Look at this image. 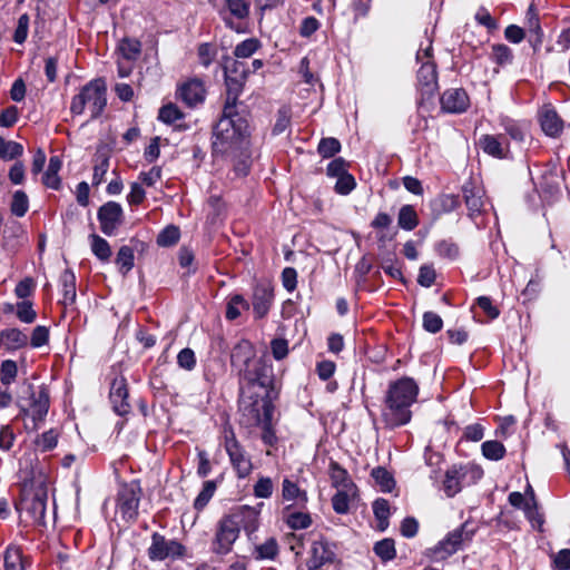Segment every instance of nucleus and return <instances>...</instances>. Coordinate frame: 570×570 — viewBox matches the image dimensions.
Segmentation results:
<instances>
[{
	"mask_svg": "<svg viewBox=\"0 0 570 570\" xmlns=\"http://www.w3.org/2000/svg\"><path fill=\"white\" fill-rule=\"evenodd\" d=\"M274 299V289L269 283H258L253 292V311L257 318L265 317Z\"/></svg>",
	"mask_w": 570,
	"mask_h": 570,
	"instance_id": "obj_19",
	"label": "nucleus"
},
{
	"mask_svg": "<svg viewBox=\"0 0 570 570\" xmlns=\"http://www.w3.org/2000/svg\"><path fill=\"white\" fill-rule=\"evenodd\" d=\"M118 48L122 57L129 61L138 59L141 53V42L135 38H124Z\"/></svg>",
	"mask_w": 570,
	"mask_h": 570,
	"instance_id": "obj_41",
	"label": "nucleus"
},
{
	"mask_svg": "<svg viewBox=\"0 0 570 570\" xmlns=\"http://www.w3.org/2000/svg\"><path fill=\"white\" fill-rule=\"evenodd\" d=\"M225 8L230 17L223 16V20L227 28L240 32L243 29L233 18L243 21L249 16L250 3L247 0H225Z\"/></svg>",
	"mask_w": 570,
	"mask_h": 570,
	"instance_id": "obj_21",
	"label": "nucleus"
},
{
	"mask_svg": "<svg viewBox=\"0 0 570 570\" xmlns=\"http://www.w3.org/2000/svg\"><path fill=\"white\" fill-rule=\"evenodd\" d=\"M28 335L17 327L0 331V346L8 352L24 348L28 346Z\"/></svg>",
	"mask_w": 570,
	"mask_h": 570,
	"instance_id": "obj_26",
	"label": "nucleus"
},
{
	"mask_svg": "<svg viewBox=\"0 0 570 570\" xmlns=\"http://www.w3.org/2000/svg\"><path fill=\"white\" fill-rule=\"evenodd\" d=\"M180 232L177 226L169 225L157 236V244L163 247H169L178 243Z\"/></svg>",
	"mask_w": 570,
	"mask_h": 570,
	"instance_id": "obj_53",
	"label": "nucleus"
},
{
	"mask_svg": "<svg viewBox=\"0 0 570 570\" xmlns=\"http://www.w3.org/2000/svg\"><path fill=\"white\" fill-rule=\"evenodd\" d=\"M255 348L253 344L247 340L239 341L232 350L230 363L233 367H247L249 364H254Z\"/></svg>",
	"mask_w": 570,
	"mask_h": 570,
	"instance_id": "obj_25",
	"label": "nucleus"
},
{
	"mask_svg": "<svg viewBox=\"0 0 570 570\" xmlns=\"http://www.w3.org/2000/svg\"><path fill=\"white\" fill-rule=\"evenodd\" d=\"M482 454L492 461H499L505 455V448L499 441H485L481 445Z\"/></svg>",
	"mask_w": 570,
	"mask_h": 570,
	"instance_id": "obj_47",
	"label": "nucleus"
},
{
	"mask_svg": "<svg viewBox=\"0 0 570 570\" xmlns=\"http://www.w3.org/2000/svg\"><path fill=\"white\" fill-rule=\"evenodd\" d=\"M198 59L202 66L208 68L214 61L217 50L214 45L204 42L198 46L197 49Z\"/></svg>",
	"mask_w": 570,
	"mask_h": 570,
	"instance_id": "obj_60",
	"label": "nucleus"
},
{
	"mask_svg": "<svg viewBox=\"0 0 570 570\" xmlns=\"http://www.w3.org/2000/svg\"><path fill=\"white\" fill-rule=\"evenodd\" d=\"M6 570H24L22 551L19 547L10 546L4 552Z\"/></svg>",
	"mask_w": 570,
	"mask_h": 570,
	"instance_id": "obj_40",
	"label": "nucleus"
},
{
	"mask_svg": "<svg viewBox=\"0 0 570 570\" xmlns=\"http://www.w3.org/2000/svg\"><path fill=\"white\" fill-rule=\"evenodd\" d=\"M259 47L261 42L256 38H249L235 47L234 55L237 58H248L254 55Z\"/></svg>",
	"mask_w": 570,
	"mask_h": 570,
	"instance_id": "obj_58",
	"label": "nucleus"
},
{
	"mask_svg": "<svg viewBox=\"0 0 570 570\" xmlns=\"http://www.w3.org/2000/svg\"><path fill=\"white\" fill-rule=\"evenodd\" d=\"M562 181L563 179L561 175L556 169H546L541 174L538 183H535L537 189L542 200L547 203H553L557 200L562 194Z\"/></svg>",
	"mask_w": 570,
	"mask_h": 570,
	"instance_id": "obj_12",
	"label": "nucleus"
},
{
	"mask_svg": "<svg viewBox=\"0 0 570 570\" xmlns=\"http://www.w3.org/2000/svg\"><path fill=\"white\" fill-rule=\"evenodd\" d=\"M417 89L421 100H430L439 89L436 63L434 61L423 62L417 70Z\"/></svg>",
	"mask_w": 570,
	"mask_h": 570,
	"instance_id": "obj_13",
	"label": "nucleus"
},
{
	"mask_svg": "<svg viewBox=\"0 0 570 570\" xmlns=\"http://www.w3.org/2000/svg\"><path fill=\"white\" fill-rule=\"evenodd\" d=\"M440 104L444 112L462 114L470 107V98L463 88H450L441 95Z\"/></svg>",
	"mask_w": 570,
	"mask_h": 570,
	"instance_id": "obj_17",
	"label": "nucleus"
},
{
	"mask_svg": "<svg viewBox=\"0 0 570 570\" xmlns=\"http://www.w3.org/2000/svg\"><path fill=\"white\" fill-rule=\"evenodd\" d=\"M106 91V83L102 79L89 81L80 89L79 94L73 96L70 105L71 114L81 115L88 106L91 119L98 118L107 105Z\"/></svg>",
	"mask_w": 570,
	"mask_h": 570,
	"instance_id": "obj_5",
	"label": "nucleus"
},
{
	"mask_svg": "<svg viewBox=\"0 0 570 570\" xmlns=\"http://www.w3.org/2000/svg\"><path fill=\"white\" fill-rule=\"evenodd\" d=\"M183 117H184V114L174 104H168V105L163 106L159 109V114H158V119L167 125H171L175 121L181 119Z\"/></svg>",
	"mask_w": 570,
	"mask_h": 570,
	"instance_id": "obj_57",
	"label": "nucleus"
},
{
	"mask_svg": "<svg viewBox=\"0 0 570 570\" xmlns=\"http://www.w3.org/2000/svg\"><path fill=\"white\" fill-rule=\"evenodd\" d=\"M246 79L225 76L226 98L224 106H232L238 109V96L243 91Z\"/></svg>",
	"mask_w": 570,
	"mask_h": 570,
	"instance_id": "obj_32",
	"label": "nucleus"
},
{
	"mask_svg": "<svg viewBox=\"0 0 570 570\" xmlns=\"http://www.w3.org/2000/svg\"><path fill=\"white\" fill-rule=\"evenodd\" d=\"M60 284L62 286L63 305H70L76 301V276L72 271L65 269L60 275Z\"/></svg>",
	"mask_w": 570,
	"mask_h": 570,
	"instance_id": "obj_34",
	"label": "nucleus"
},
{
	"mask_svg": "<svg viewBox=\"0 0 570 570\" xmlns=\"http://www.w3.org/2000/svg\"><path fill=\"white\" fill-rule=\"evenodd\" d=\"M224 446L237 476L239 479L248 476L253 469L252 460L236 439L230 426L224 429Z\"/></svg>",
	"mask_w": 570,
	"mask_h": 570,
	"instance_id": "obj_7",
	"label": "nucleus"
},
{
	"mask_svg": "<svg viewBox=\"0 0 570 570\" xmlns=\"http://www.w3.org/2000/svg\"><path fill=\"white\" fill-rule=\"evenodd\" d=\"M205 87L199 79L185 82L179 89L180 99L189 107H194L205 99Z\"/></svg>",
	"mask_w": 570,
	"mask_h": 570,
	"instance_id": "obj_27",
	"label": "nucleus"
},
{
	"mask_svg": "<svg viewBox=\"0 0 570 570\" xmlns=\"http://www.w3.org/2000/svg\"><path fill=\"white\" fill-rule=\"evenodd\" d=\"M490 58L494 63L503 67L513 62V52L507 45L497 43L492 46Z\"/></svg>",
	"mask_w": 570,
	"mask_h": 570,
	"instance_id": "obj_44",
	"label": "nucleus"
},
{
	"mask_svg": "<svg viewBox=\"0 0 570 570\" xmlns=\"http://www.w3.org/2000/svg\"><path fill=\"white\" fill-rule=\"evenodd\" d=\"M248 136L249 124L244 111L224 106L220 118L213 127V155L234 154Z\"/></svg>",
	"mask_w": 570,
	"mask_h": 570,
	"instance_id": "obj_2",
	"label": "nucleus"
},
{
	"mask_svg": "<svg viewBox=\"0 0 570 570\" xmlns=\"http://www.w3.org/2000/svg\"><path fill=\"white\" fill-rule=\"evenodd\" d=\"M373 551L384 562L393 560L396 556L395 542L391 538H385L374 544Z\"/></svg>",
	"mask_w": 570,
	"mask_h": 570,
	"instance_id": "obj_45",
	"label": "nucleus"
},
{
	"mask_svg": "<svg viewBox=\"0 0 570 570\" xmlns=\"http://www.w3.org/2000/svg\"><path fill=\"white\" fill-rule=\"evenodd\" d=\"M18 375L17 363L12 360H4L0 365V382L4 386L13 383Z\"/></svg>",
	"mask_w": 570,
	"mask_h": 570,
	"instance_id": "obj_51",
	"label": "nucleus"
},
{
	"mask_svg": "<svg viewBox=\"0 0 570 570\" xmlns=\"http://www.w3.org/2000/svg\"><path fill=\"white\" fill-rule=\"evenodd\" d=\"M237 523L229 515L223 517L217 523L216 533L212 543V551L216 554H227L239 537Z\"/></svg>",
	"mask_w": 570,
	"mask_h": 570,
	"instance_id": "obj_8",
	"label": "nucleus"
},
{
	"mask_svg": "<svg viewBox=\"0 0 570 570\" xmlns=\"http://www.w3.org/2000/svg\"><path fill=\"white\" fill-rule=\"evenodd\" d=\"M460 197L453 194L438 195L430 202L432 214L435 218L455 210L460 206Z\"/></svg>",
	"mask_w": 570,
	"mask_h": 570,
	"instance_id": "obj_29",
	"label": "nucleus"
},
{
	"mask_svg": "<svg viewBox=\"0 0 570 570\" xmlns=\"http://www.w3.org/2000/svg\"><path fill=\"white\" fill-rule=\"evenodd\" d=\"M341 150V142L334 137L322 138L317 151L323 158H331Z\"/></svg>",
	"mask_w": 570,
	"mask_h": 570,
	"instance_id": "obj_55",
	"label": "nucleus"
},
{
	"mask_svg": "<svg viewBox=\"0 0 570 570\" xmlns=\"http://www.w3.org/2000/svg\"><path fill=\"white\" fill-rule=\"evenodd\" d=\"M185 553V547L176 540H167L158 532L153 533L151 544L148 548V557L150 560H165L167 558H179Z\"/></svg>",
	"mask_w": 570,
	"mask_h": 570,
	"instance_id": "obj_10",
	"label": "nucleus"
},
{
	"mask_svg": "<svg viewBox=\"0 0 570 570\" xmlns=\"http://www.w3.org/2000/svg\"><path fill=\"white\" fill-rule=\"evenodd\" d=\"M230 519L237 523V528L244 529L247 535L253 534L259 525V512L249 505L239 507L234 513L229 514Z\"/></svg>",
	"mask_w": 570,
	"mask_h": 570,
	"instance_id": "obj_22",
	"label": "nucleus"
},
{
	"mask_svg": "<svg viewBox=\"0 0 570 570\" xmlns=\"http://www.w3.org/2000/svg\"><path fill=\"white\" fill-rule=\"evenodd\" d=\"M483 195V189L478 187L471 179L462 185V196L469 209V216L473 217L482 212L484 205Z\"/></svg>",
	"mask_w": 570,
	"mask_h": 570,
	"instance_id": "obj_23",
	"label": "nucleus"
},
{
	"mask_svg": "<svg viewBox=\"0 0 570 570\" xmlns=\"http://www.w3.org/2000/svg\"><path fill=\"white\" fill-rule=\"evenodd\" d=\"M140 488L137 484H125L117 499L118 508L121 514L127 519H136L138 515V507L140 502Z\"/></svg>",
	"mask_w": 570,
	"mask_h": 570,
	"instance_id": "obj_15",
	"label": "nucleus"
},
{
	"mask_svg": "<svg viewBox=\"0 0 570 570\" xmlns=\"http://www.w3.org/2000/svg\"><path fill=\"white\" fill-rule=\"evenodd\" d=\"M90 239L94 255L101 262H108L112 254L108 242L97 234H91Z\"/></svg>",
	"mask_w": 570,
	"mask_h": 570,
	"instance_id": "obj_42",
	"label": "nucleus"
},
{
	"mask_svg": "<svg viewBox=\"0 0 570 570\" xmlns=\"http://www.w3.org/2000/svg\"><path fill=\"white\" fill-rule=\"evenodd\" d=\"M286 523L293 530H303L312 524V519L308 513L293 512L288 515Z\"/></svg>",
	"mask_w": 570,
	"mask_h": 570,
	"instance_id": "obj_62",
	"label": "nucleus"
},
{
	"mask_svg": "<svg viewBox=\"0 0 570 570\" xmlns=\"http://www.w3.org/2000/svg\"><path fill=\"white\" fill-rule=\"evenodd\" d=\"M249 304L240 294L230 296L226 306V318L234 321L240 316L242 309H248Z\"/></svg>",
	"mask_w": 570,
	"mask_h": 570,
	"instance_id": "obj_43",
	"label": "nucleus"
},
{
	"mask_svg": "<svg viewBox=\"0 0 570 570\" xmlns=\"http://www.w3.org/2000/svg\"><path fill=\"white\" fill-rule=\"evenodd\" d=\"M134 249L130 246L124 245L119 248L115 263L122 275H127L134 267Z\"/></svg>",
	"mask_w": 570,
	"mask_h": 570,
	"instance_id": "obj_39",
	"label": "nucleus"
},
{
	"mask_svg": "<svg viewBox=\"0 0 570 570\" xmlns=\"http://www.w3.org/2000/svg\"><path fill=\"white\" fill-rule=\"evenodd\" d=\"M417 394L419 385L412 377L403 376L389 384L382 411V419L387 428H399L411 421L410 407L416 402Z\"/></svg>",
	"mask_w": 570,
	"mask_h": 570,
	"instance_id": "obj_3",
	"label": "nucleus"
},
{
	"mask_svg": "<svg viewBox=\"0 0 570 570\" xmlns=\"http://www.w3.org/2000/svg\"><path fill=\"white\" fill-rule=\"evenodd\" d=\"M330 475L334 487H342L345 489L352 484L347 471L335 461H332L330 464Z\"/></svg>",
	"mask_w": 570,
	"mask_h": 570,
	"instance_id": "obj_50",
	"label": "nucleus"
},
{
	"mask_svg": "<svg viewBox=\"0 0 570 570\" xmlns=\"http://www.w3.org/2000/svg\"><path fill=\"white\" fill-rule=\"evenodd\" d=\"M216 490V482L215 481H206L203 485L202 491L197 495V498L194 501V508L198 511L203 510L209 500L213 498Z\"/></svg>",
	"mask_w": 570,
	"mask_h": 570,
	"instance_id": "obj_54",
	"label": "nucleus"
},
{
	"mask_svg": "<svg viewBox=\"0 0 570 570\" xmlns=\"http://www.w3.org/2000/svg\"><path fill=\"white\" fill-rule=\"evenodd\" d=\"M540 125L546 135L557 137L562 132L563 122L557 111L544 108L540 115Z\"/></svg>",
	"mask_w": 570,
	"mask_h": 570,
	"instance_id": "obj_30",
	"label": "nucleus"
},
{
	"mask_svg": "<svg viewBox=\"0 0 570 570\" xmlns=\"http://www.w3.org/2000/svg\"><path fill=\"white\" fill-rule=\"evenodd\" d=\"M309 554L307 570H320L323 566L333 563L336 557L333 547L323 539L312 543Z\"/></svg>",
	"mask_w": 570,
	"mask_h": 570,
	"instance_id": "obj_18",
	"label": "nucleus"
},
{
	"mask_svg": "<svg viewBox=\"0 0 570 570\" xmlns=\"http://www.w3.org/2000/svg\"><path fill=\"white\" fill-rule=\"evenodd\" d=\"M128 399L129 390L127 380L124 376H116L110 383L109 400L117 415L126 416L131 412V405Z\"/></svg>",
	"mask_w": 570,
	"mask_h": 570,
	"instance_id": "obj_11",
	"label": "nucleus"
},
{
	"mask_svg": "<svg viewBox=\"0 0 570 570\" xmlns=\"http://www.w3.org/2000/svg\"><path fill=\"white\" fill-rule=\"evenodd\" d=\"M371 476L374 479L376 485L380 487L382 492H392L395 488V479L391 472L384 466H376L372 470Z\"/></svg>",
	"mask_w": 570,
	"mask_h": 570,
	"instance_id": "obj_38",
	"label": "nucleus"
},
{
	"mask_svg": "<svg viewBox=\"0 0 570 570\" xmlns=\"http://www.w3.org/2000/svg\"><path fill=\"white\" fill-rule=\"evenodd\" d=\"M29 208V199L27 194L23 190H16L12 195V200L10 204L11 213L17 217H22L26 215Z\"/></svg>",
	"mask_w": 570,
	"mask_h": 570,
	"instance_id": "obj_49",
	"label": "nucleus"
},
{
	"mask_svg": "<svg viewBox=\"0 0 570 570\" xmlns=\"http://www.w3.org/2000/svg\"><path fill=\"white\" fill-rule=\"evenodd\" d=\"M48 490L42 473L26 479L21 485V499L16 503L17 511H26L36 522H43L46 517Z\"/></svg>",
	"mask_w": 570,
	"mask_h": 570,
	"instance_id": "obj_4",
	"label": "nucleus"
},
{
	"mask_svg": "<svg viewBox=\"0 0 570 570\" xmlns=\"http://www.w3.org/2000/svg\"><path fill=\"white\" fill-rule=\"evenodd\" d=\"M436 253L444 258L455 259L459 256V246L449 239H443L435 245Z\"/></svg>",
	"mask_w": 570,
	"mask_h": 570,
	"instance_id": "obj_61",
	"label": "nucleus"
},
{
	"mask_svg": "<svg viewBox=\"0 0 570 570\" xmlns=\"http://www.w3.org/2000/svg\"><path fill=\"white\" fill-rule=\"evenodd\" d=\"M291 109L288 107H282L278 109L276 115V121L273 127L272 134L274 136L283 134L291 126Z\"/></svg>",
	"mask_w": 570,
	"mask_h": 570,
	"instance_id": "obj_56",
	"label": "nucleus"
},
{
	"mask_svg": "<svg viewBox=\"0 0 570 570\" xmlns=\"http://www.w3.org/2000/svg\"><path fill=\"white\" fill-rule=\"evenodd\" d=\"M419 216L413 205H403L397 215V225L404 230H413L419 226Z\"/></svg>",
	"mask_w": 570,
	"mask_h": 570,
	"instance_id": "obj_36",
	"label": "nucleus"
},
{
	"mask_svg": "<svg viewBox=\"0 0 570 570\" xmlns=\"http://www.w3.org/2000/svg\"><path fill=\"white\" fill-rule=\"evenodd\" d=\"M525 28L528 32V41L532 46L534 52L542 45L543 32L540 26L539 16L531 4L525 14Z\"/></svg>",
	"mask_w": 570,
	"mask_h": 570,
	"instance_id": "obj_28",
	"label": "nucleus"
},
{
	"mask_svg": "<svg viewBox=\"0 0 570 570\" xmlns=\"http://www.w3.org/2000/svg\"><path fill=\"white\" fill-rule=\"evenodd\" d=\"M57 443L58 432L53 429L43 432L42 434L38 435L37 439L35 440V444L42 452L51 451L57 446Z\"/></svg>",
	"mask_w": 570,
	"mask_h": 570,
	"instance_id": "obj_52",
	"label": "nucleus"
},
{
	"mask_svg": "<svg viewBox=\"0 0 570 570\" xmlns=\"http://www.w3.org/2000/svg\"><path fill=\"white\" fill-rule=\"evenodd\" d=\"M23 154L21 144L12 140H6L0 136V159H17Z\"/></svg>",
	"mask_w": 570,
	"mask_h": 570,
	"instance_id": "obj_46",
	"label": "nucleus"
},
{
	"mask_svg": "<svg viewBox=\"0 0 570 570\" xmlns=\"http://www.w3.org/2000/svg\"><path fill=\"white\" fill-rule=\"evenodd\" d=\"M373 513L377 520V529L385 531L389 527V518L391 515L390 503L384 498H377L372 504Z\"/></svg>",
	"mask_w": 570,
	"mask_h": 570,
	"instance_id": "obj_37",
	"label": "nucleus"
},
{
	"mask_svg": "<svg viewBox=\"0 0 570 570\" xmlns=\"http://www.w3.org/2000/svg\"><path fill=\"white\" fill-rule=\"evenodd\" d=\"M17 317L27 324H31L37 318V313L32 308V302L22 301L17 304Z\"/></svg>",
	"mask_w": 570,
	"mask_h": 570,
	"instance_id": "obj_63",
	"label": "nucleus"
},
{
	"mask_svg": "<svg viewBox=\"0 0 570 570\" xmlns=\"http://www.w3.org/2000/svg\"><path fill=\"white\" fill-rule=\"evenodd\" d=\"M278 554V544L275 538L267 539L263 544L255 547V558L257 560H273Z\"/></svg>",
	"mask_w": 570,
	"mask_h": 570,
	"instance_id": "obj_48",
	"label": "nucleus"
},
{
	"mask_svg": "<svg viewBox=\"0 0 570 570\" xmlns=\"http://www.w3.org/2000/svg\"><path fill=\"white\" fill-rule=\"evenodd\" d=\"M110 151L106 146H99L94 156V175L92 185H99L104 181V177L109 168Z\"/></svg>",
	"mask_w": 570,
	"mask_h": 570,
	"instance_id": "obj_31",
	"label": "nucleus"
},
{
	"mask_svg": "<svg viewBox=\"0 0 570 570\" xmlns=\"http://www.w3.org/2000/svg\"><path fill=\"white\" fill-rule=\"evenodd\" d=\"M62 161L58 156H52L49 159L47 170L42 176V184L51 189L58 190L61 186V179L58 175L61 169Z\"/></svg>",
	"mask_w": 570,
	"mask_h": 570,
	"instance_id": "obj_33",
	"label": "nucleus"
},
{
	"mask_svg": "<svg viewBox=\"0 0 570 570\" xmlns=\"http://www.w3.org/2000/svg\"><path fill=\"white\" fill-rule=\"evenodd\" d=\"M469 472L473 475V478L476 479H480L483 474L481 469L466 465H453L445 472L443 488L448 497H454L461 491V482L464 480Z\"/></svg>",
	"mask_w": 570,
	"mask_h": 570,
	"instance_id": "obj_16",
	"label": "nucleus"
},
{
	"mask_svg": "<svg viewBox=\"0 0 570 570\" xmlns=\"http://www.w3.org/2000/svg\"><path fill=\"white\" fill-rule=\"evenodd\" d=\"M479 146L487 155L499 159L507 158L510 153L505 135H482Z\"/></svg>",
	"mask_w": 570,
	"mask_h": 570,
	"instance_id": "obj_20",
	"label": "nucleus"
},
{
	"mask_svg": "<svg viewBox=\"0 0 570 570\" xmlns=\"http://www.w3.org/2000/svg\"><path fill=\"white\" fill-rule=\"evenodd\" d=\"M282 497L286 501H292L295 499H301L303 501L307 500L306 493L301 491L298 485L288 479L283 481Z\"/></svg>",
	"mask_w": 570,
	"mask_h": 570,
	"instance_id": "obj_59",
	"label": "nucleus"
},
{
	"mask_svg": "<svg viewBox=\"0 0 570 570\" xmlns=\"http://www.w3.org/2000/svg\"><path fill=\"white\" fill-rule=\"evenodd\" d=\"M50 406V396L49 390L47 386L42 385L39 387L37 393H32L31 395V417L35 423V428L38 426V422H42L48 414Z\"/></svg>",
	"mask_w": 570,
	"mask_h": 570,
	"instance_id": "obj_24",
	"label": "nucleus"
},
{
	"mask_svg": "<svg viewBox=\"0 0 570 570\" xmlns=\"http://www.w3.org/2000/svg\"><path fill=\"white\" fill-rule=\"evenodd\" d=\"M475 529L469 522H464L458 529L451 531L444 540L439 542L434 552L440 554V558H445L455 553L463 543L472 540Z\"/></svg>",
	"mask_w": 570,
	"mask_h": 570,
	"instance_id": "obj_9",
	"label": "nucleus"
},
{
	"mask_svg": "<svg viewBox=\"0 0 570 570\" xmlns=\"http://www.w3.org/2000/svg\"><path fill=\"white\" fill-rule=\"evenodd\" d=\"M97 217L101 232L107 236L114 235L122 223V208L116 202H108L98 209Z\"/></svg>",
	"mask_w": 570,
	"mask_h": 570,
	"instance_id": "obj_14",
	"label": "nucleus"
},
{
	"mask_svg": "<svg viewBox=\"0 0 570 570\" xmlns=\"http://www.w3.org/2000/svg\"><path fill=\"white\" fill-rule=\"evenodd\" d=\"M238 384L242 407L255 401L258 406L274 405V401L279 396L273 365L263 357H258L247 367H240Z\"/></svg>",
	"mask_w": 570,
	"mask_h": 570,
	"instance_id": "obj_1",
	"label": "nucleus"
},
{
	"mask_svg": "<svg viewBox=\"0 0 570 570\" xmlns=\"http://www.w3.org/2000/svg\"><path fill=\"white\" fill-rule=\"evenodd\" d=\"M220 65L224 70V76L246 79L250 73V70L245 66L244 62H240L229 56H224L222 58Z\"/></svg>",
	"mask_w": 570,
	"mask_h": 570,
	"instance_id": "obj_35",
	"label": "nucleus"
},
{
	"mask_svg": "<svg viewBox=\"0 0 570 570\" xmlns=\"http://www.w3.org/2000/svg\"><path fill=\"white\" fill-rule=\"evenodd\" d=\"M240 423L246 426H261L262 441L269 446L277 443V436L273 426V414L275 405H261L257 401L248 402L242 409Z\"/></svg>",
	"mask_w": 570,
	"mask_h": 570,
	"instance_id": "obj_6",
	"label": "nucleus"
},
{
	"mask_svg": "<svg viewBox=\"0 0 570 570\" xmlns=\"http://www.w3.org/2000/svg\"><path fill=\"white\" fill-rule=\"evenodd\" d=\"M355 187V178L350 173H346L337 178L334 190L340 195H348Z\"/></svg>",
	"mask_w": 570,
	"mask_h": 570,
	"instance_id": "obj_64",
	"label": "nucleus"
}]
</instances>
